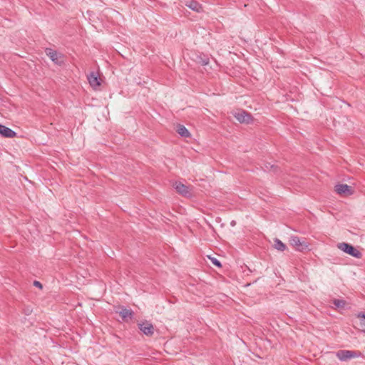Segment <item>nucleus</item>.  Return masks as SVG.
I'll return each instance as SVG.
<instances>
[{
  "mask_svg": "<svg viewBox=\"0 0 365 365\" xmlns=\"http://www.w3.org/2000/svg\"><path fill=\"white\" fill-rule=\"evenodd\" d=\"M338 248L341 251L350 255L352 257L356 258H360L361 257V252L356 249L351 245H349L346 242H341L338 245Z\"/></svg>",
  "mask_w": 365,
  "mask_h": 365,
  "instance_id": "nucleus-1",
  "label": "nucleus"
},
{
  "mask_svg": "<svg viewBox=\"0 0 365 365\" xmlns=\"http://www.w3.org/2000/svg\"><path fill=\"white\" fill-rule=\"evenodd\" d=\"M359 354L356 351L351 350H339L336 354L337 358L342 361L356 358L359 356Z\"/></svg>",
  "mask_w": 365,
  "mask_h": 365,
  "instance_id": "nucleus-2",
  "label": "nucleus"
},
{
  "mask_svg": "<svg viewBox=\"0 0 365 365\" xmlns=\"http://www.w3.org/2000/svg\"><path fill=\"white\" fill-rule=\"evenodd\" d=\"M45 52L46 54L51 58V60L56 64L61 65L63 63V56L58 53L56 51L47 48H46Z\"/></svg>",
  "mask_w": 365,
  "mask_h": 365,
  "instance_id": "nucleus-3",
  "label": "nucleus"
},
{
  "mask_svg": "<svg viewBox=\"0 0 365 365\" xmlns=\"http://www.w3.org/2000/svg\"><path fill=\"white\" fill-rule=\"evenodd\" d=\"M173 187L176 191L184 197H191L192 193L188 186L184 185L181 182H175Z\"/></svg>",
  "mask_w": 365,
  "mask_h": 365,
  "instance_id": "nucleus-4",
  "label": "nucleus"
},
{
  "mask_svg": "<svg viewBox=\"0 0 365 365\" xmlns=\"http://www.w3.org/2000/svg\"><path fill=\"white\" fill-rule=\"evenodd\" d=\"M140 330L146 336H151L154 334V327L148 321L138 324Z\"/></svg>",
  "mask_w": 365,
  "mask_h": 365,
  "instance_id": "nucleus-5",
  "label": "nucleus"
},
{
  "mask_svg": "<svg viewBox=\"0 0 365 365\" xmlns=\"http://www.w3.org/2000/svg\"><path fill=\"white\" fill-rule=\"evenodd\" d=\"M235 117L241 123L248 124L252 121V115L245 110L236 113Z\"/></svg>",
  "mask_w": 365,
  "mask_h": 365,
  "instance_id": "nucleus-6",
  "label": "nucleus"
},
{
  "mask_svg": "<svg viewBox=\"0 0 365 365\" xmlns=\"http://www.w3.org/2000/svg\"><path fill=\"white\" fill-rule=\"evenodd\" d=\"M290 244L299 251H304L308 249V245L304 241L302 242L297 236L291 237Z\"/></svg>",
  "mask_w": 365,
  "mask_h": 365,
  "instance_id": "nucleus-7",
  "label": "nucleus"
},
{
  "mask_svg": "<svg viewBox=\"0 0 365 365\" xmlns=\"http://www.w3.org/2000/svg\"><path fill=\"white\" fill-rule=\"evenodd\" d=\"M335 191L339 195H351L353 190L350 186L346 184H338L335 186Z\"/></svg>",
  "mask_w": 365,
  "mask_h": 365,
  "instance_id": "nucleus-8",
  "label": "nucleus"
},
{
  "mask_svg": "<svg viewBox=\"0 0 365 365\" xmlns=\"http://www.w3.org/2000/svg\"><path fill=\"white\" fill-rule=\"evenodd\" d=\"M182 2L186 6L196 12L202 11V6L195 0H184Z\"/></svg>",
  "mask_w": 365,
  "mask_h": 365,
  "instance_id": "nucleus-9",
  "label": "nucleus"
},
{
  "mask_svg": "<svg viewBox=\"0 0 365 365\" xmlns=\"http://www.w3.org/2000/svg\"><path fill=\"white\" fill-rule=\"evenodd\" d=\"M0 134L6 138H14L16 133L11 128L0 124Z\"/></svg>",
  "mask_w": 365,
  "mask_h": 365,
  "instance_id": "nucleus-10",
  "label": "nucleus"
},
{
  "mask_svg": "<svg viewBox=\"0 0 365 365\" xmlns=\"http://www.w3.org/2000/svg\"><path fill=\"white\" fill-rule=\"evenodd\" d=\"M88 80L91 86L94 88H97L101 84L97 74L94 72L90 73V75L88 76Z\"/></svg>",
  "mask_w": 365,
  "mask_h": 365,
  "instance_id": "nucleus-11",
  "label": "nucleus"
},
{
  "mask_svg": "<svg viewBox=\"0 0 365 365\" xmlns=\"http://www.w3.org/2000/svg\"><path fill=\"white\" fill-rule=\"evenodd\" d=\"M177 133L182 137L188 138L190 133L188 130L182 125H178L177 127Z\"/></svg>",
  "mask_w": 365,
  "mask_h": 365,
  "instance_id": "nucleus-12",
  "label": "nucleus"
},
{
  "mask_svg": "<svg viewBox=\"0 0 365 365\" xmlns=\"http://www.w3.org/2000/svg\"><path fill=\"white\" fill-rule=\"evenodd\" d=\"M357 318L359 319V322H357L359 329L362 331H365V314L359 313L357 315Z\"/></svg>",
  "mask_w": 365,
  "mask_h": 365,
  "instance_id": "nucleus-13",
  "label": "nucleus"
},
{
  "mask_svg": "<svg viewBox=\"0 0 365 365\" xmlns=\"http://www.w3.org/2000/svg\"><path fill=\"white\" fill-rule=\"evenodd\" d=\"M274 247L281 252L284 251L287 249V246L280 240L276 238L274 241Z\"/></svg>",
  "mask_w": 365,
  "mask_h": 365,
  "instance_id": "nucleus-14",
  "label": "nucleus"
},
{
  "mask_svg": "<svg viewBox=\"0 0 365 365\" xmlns=\"http://www.w3.org/2000/svg\"><path fill=\"white\" fill-rule=\"evenodd\" d=\"M119 314L121 318L125 320L128 317H131L133 315V312L130 309H128L126 308H122L119 312Z\"/></svg>",
  "mask_w": 365,
  "mask_h": 365,
  "instance_id": "nucleus-15",
  "label": "nucleus"
},
{
  "mask_svg": "<svg viewBox=\"0 0 365 365\" xmlns=\"http://www.w3.org/2000/svg\"><path fill=\"white\" fill-rule=\"evenodd\" d=\"M197 63H200L202 66H206V65L209 64L210 59L207 56H203V57L199 56L197 58Z\"/></svg>",
  "mask_w": 365,
  "mask_h": 365,
  "instance_id": "nucleus-16",
  "label": "nucleus"
},
{
  "mask_svg": "<svg viewBox=\"0 0 365 365\" xmlns=\"http://www.w3.org/2000/svg\"><path fill=\"white\" fill-rule=\"evenodd\" d=\"M333 304L335 307H336L338 308H342L345 305V302L341 299H335L333 300Z\"/></svg>",
  "mask_w": 365,
  "mask_h": 365,
  "instance_id": "nucleus-17",
  "label": "nucleus"
},
{
  "mask_svg": "<svg viewBox=\"0 0 365 365\" xmlns=\"http://www.w3.org/2000/svg\"><path fill=\"white\" fill-rule=\"evenodd\" d=\"M209 258H210L211 262L214 265H215L217 267H222V264H221L220 262L217 259H216L215 257H209Z\"/></svg>",
  "mask_w": 365,
  "mask_h": 365,
  "instance_id": "nucleus-18",
  "label": "nucleus"
},
{
  "mask_svg": "<svg viewBox=\"0 0 365 365\" xmlns=\"http://www.w3.org/2000/svg\"><path fill=\"white\" fill-rule=\"evenodd\" d=\"M34 285L35 287H36L40 288V289H41V288H42V284H41V283L40 282H38V281H34Z\"/></svg>",
  "mask_w": 365,
  "mask_h": 365,
  "instance_id": "nucleus-19",
  "label": "nucleus"
}]
</instances>
